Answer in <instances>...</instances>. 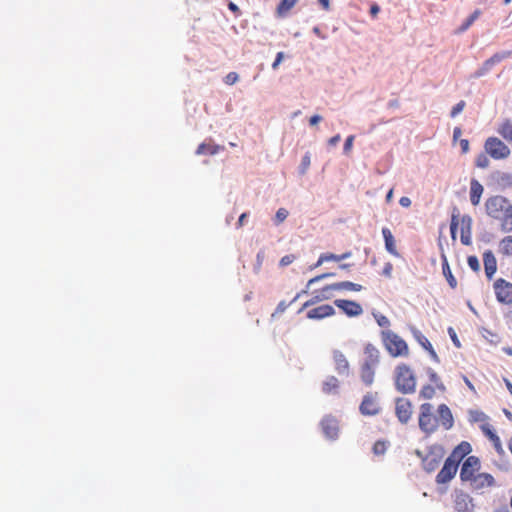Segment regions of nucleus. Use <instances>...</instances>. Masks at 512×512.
<instances>
[{
  "instance_id": "10",
  "label": "nucleus",
  "mask_w": 512,
  "mask_h": 512,
  "mask_svg": "<svg viewBox=\"0 0 512 512\" xmlns=\"http://www.w3.org/2000/svg\"><path fill=\"white\" fill-rule=\"evenodd\" d=\"M413 414V404L408 398L398 397L395 400V415L402 424H407Z\"/></svg>"
},
{
  "instance_id": "44",
  "label": "nucleus",
  "mask_w": 512,
  "mask_h": 512,
  "mask_svg": "<svg viewBox=\"0 0 512 512\" xmlns=\"http://www.w3.org/2000/svg\"><path fill=\"white\" fill-rule=\"evenodd\" d=\"M322 301V299H320V295L319 293L317 292L316 295H314L312 298H310L309 300H307L303 305L302 307L299 309L298 313H301L304 309H307L309 308L310 306H313L314 304L318 303Z\"/></svg>"
},
{
  "instance_id": "49",
  "label": "nucleus",
  "mask_w": 512,
  "mask_h": 512,
  "mask_svg": "<svg viewBox=\"0 0 512 512\" xmlns=\"http://www.w3.org/2000/svg\"><path fill=\"white\" fill-rule=\"evenodd\" d=\"M239 79V76L236 72H230L225 76L224 82L227 85H233L235 84Z\"/></svg>"
},
{
  "instance_id": "51",
  "label": "nucleus",
  "mask_w": 512,
  "mask_h": 512,
  "mask_svg": "<svg viewBox=\"0 0 512 512\" xmlns=\"http://www.w3.org/2000/svg\"><path fill=\"white\" fill-rule=\"evenodd\" d=\"M392 272H393V264L391 262L385 263L381 274L386 278H391Z\"/></svg>"
},
{
  "instance_id": "1",
  "label": "nucleus",
  "mask_w": 512,
  "mask_h": 512,
  "mask_svg": "<svg viewBox=\"0 0 512 512\" xmlns=\"http://www.w3.org/2000/svg\"><path fill=\"white\" fill-rule=\"evenodd\" d=\"M454 425V418L446 404H440L436 413L431 403L425 402L419 406L418 426L427 436L435 433L440 427L450 430Z\"/></svg>"
},
{
  "instance_id": "22",
  "label": "nucleus",
  "mask_w": 512,
  "mask_h": 512,
  "mask_svg": "<svg viewBox=\"0 0 512 512\" xmlns=\"http://www.w3.org/2000/svg\"><path fill=\"white\" fill-rule=\"evenodd\" d=\"M382 235H383V238H384L386 250L391 255H393L395 257H398L399 256V252L397 251L396 242H395V239H394V236H393L391 230L389 228H386V227L382 228Z\"/></svg>"
},
{
  "instance_id": "8",
  "label": "nucleus",
  "mask_w": 512,
  "mask_h": 512,
  "mask_svg": "<svg viewBox=\"0 0 512 512\" xmlns=\"http://www.w3.org/2000/svg\"><path fill=\"white\" fill-rule=\"evenodd\" d=\"M359 411L364 416H375L381 411L379 396L377 392H368L363 396Z\"/></svg>"
},
{
  "instance_id": "62",
  "label": "nucleus",
  "mask_w": 512,
  "mask_h": 512,
  "mask_svg": "<svg viewBox=\"0 0 512 512\" xmlns=\"http://www.w3.org/2000/svg\"><path fill=\"white\" fill-rule=\"evenodd\" d=\"M379 11H380V7L377 4H373L370 7V14L372 17H376L377 14L379 13Z\"/></svg>"
},
{
  "instance_id": "56",
  "label": "nucleus",
  "mask_w": 512,
  "mask_h": 512,
  "mask_svg": "<svg viewBox=\"0 0 512 512\" xmlns=\"http://www.w3.org/2000/svg\"><path fill=\"white\" fill-rule=\"evenodd\" d=\"M283 58H284V53L283 52H278L274 62L272 63V68L274 70L278 68V66L282 62Z\"/></svg>"
},
{
  "instance_id": "52",
  "label": "nucleus",
  "mask_w": 512,
  "mask_h": 512,
  "mask_svg": "<svg viewBox=\"0 0 512 512\" xmlns=\"http://www.w3.org/2000/svg\"><path fill=\"white\" fill-rule=\"evenodd\" d=\"M495 450L499 453V454H503L504 453V450H503V447H502V444H501V440L500 438L498 437V435H496L492 440H491Z\"/></svg>"
},
{
  "instance_id": "37",
  "label": "nucleus",
  "mask_w": 512,
  "mask_h": 512,
  "mask_svg": "<svg viewBox=\"0 0 512 512\" xmlns=\"http://www.w3.org/2000/svg\"><path fill=\"white\" fill-rule=\"evenodd\" d=\"M497 183L502 189L512 187V175L509 173H500L497 176Z\"/></svg>"
},
{
  "instance_id": "63",
  "label": "nucleus",
  "mask_w": 512,
  "mask_h": 512,
  "mask_svg": "<svg viewBox=\"0 0 512 512\" xmlns=\"http://www.w3.org/2000/svg\"><path fill=\"white\" fill-rule=\"evenodd\" d=\"M247 213H242L237 222V228H241L244 225L245 219L247 218Z\"/></svg>"
},
{
  "instance_id": "60",
  "label": "nucleus",
  "mask_w": 512,
  "mask_h": 512,
  "mask_svg": "<svg viewBox=\"0 0 512 512\" xmlns=\"http://www.w3.org/2000/svg\"><path fill=\"white\" fill-rule=\"evenodd\" d=\"M460 146L463 153H467L469 151V141L467 139H462L460 141Z\"/></svg>"
},
{
  "instance_id": "54",
  "label": "nucleus",
  "mask_w": 512,
  "mask_h": 512,
  "mask_svg": "<svg viewBox=\"0 0 512 512\" xmlns=\"http://www.w3.org/2000/svg\"><path fill=\"white\" fill-rule=\"evenodd\" d=\"M331 276H334L333 273H324V274H321V275H318V276H315L314 278H311L308 283H307V287H309L310 285L324 279V278H328V277H331Z\"/></svg>"
},
{
  "instance_id": "38",
  "label": "nucleus",
  "mask_w": 512,
  "mask_h": 512,
  "mask_svg": "<svg viewBox=\"0 0 512 512\" xmlns=\"http://www.w3.org/2000/svg\"><path fill=\"white\" fill-rule=\"evenodd\" d=\"M328 261H337L339 262V255L333 254V253H323L319 256L318 261L315 264V267H318L322 265L325 262Z\"/></svg>"
},
{
  "instance_id": "21",
  "label": "nucleus",
  "mask_w": 512,
  "mask_h": 512,
  "mask_svg": "<svg viewBox=\"0 0 512 512\" xmlns=\"http://www.w3.org/2000/svg\"><path fill=\"white\" fill-rule=\"evenodd\" d=\"M484 192L483 185L476 179H471L470 181V202L473 206H478L481 200V197Z\"/></svg>"
},
{
  "instance_id": "47",
  "label": "nucleus",
  "mask_w": 512,
  "mask_h": 512,
  "mask_svg": "<svg viewBox=\"0 0 512 512\" xmlns=\"http://www.w3.org/2000/svg\"><path fill=\"white\" fill-rule=\"evenodd\" d=\"M481 430L490 441L497 435L489 424L481 425Z\"/></svg>"
},
{
  "instance_id": "15",
  "label": "nucleus",
  "mask_w": 512,
  "mask_h": 512,
  "mask_svg": "<svg viewBox=\"0 0 512 512\" xmlns=\"http://www.w3.org/2000/svg\"><path fill=\"white\" fill-rule=\"evenodd\" d=\"M334 304L348 317H358L363 313L362 306L353 300L337 299Z\"/></svg>"
},
{
  "instance_id": "29",
  "label": "nucleus",
  "mask_w": 512,
  "mask_h": 512,
  "mask_svg": "<svg viewBox=\"0 0 512 512\" xmlns=\"http://www.w3.org/2000/svg\"><path fill=\"white\" fill-rule=\"evenodd\" d=\"M497 132L508 142H512V122L509 119H506L503 121L498 129Z\"/></svg>"
},
{
  "instance_id": "36",
  "label": "nucleus",
  "mask_w": 512,
  "mask_h": 512,
  "mask_svg": "<svg viewBox=\"0 0 512 512\" xmlns=\"http://www.w3.org/2000/svg\"><path fill=\"white\" fill-rule=\"evenodd\" d=\"M300 295L301 294L298 293L290 302L280 301L278 303L275 311L272 313L271 317L275 318V317L281 315L282 313H284L286 311V309L300 297Z\"/></svg>"
},
{
  "instance_id": "28",
  "label": "nucleus",
  "mask_w": 512,
  "mask_h": 512,
  "mask_svg": "<svg viewBox=\"0 0 512 512\" xmlns=\"http://www.w3.org/2000/svg\"><path fill=\"white\" fill-rule=\"evenodd\" d=\"M442 271H443V275L446 278L449 286L452 289H455L457 287V280L453 276L452 271H451L450 266H449V263H448L447 258L445 256L442 257Z\"/></svg>"
},
{
  "instance_id": "57",
  "label": "nucleus",
  "mask_w": 512,
  "mask_h": 512,
  "mask_svg": "<svg viewBox=\"0 0 512 512\" xmlns=\"http://www.w3.org/2000/svg\"><path fill=\"white\" fill-rule=\"evenodd\" d=\"M399 204L402 206V207H405V208H408L411 206V200L409 197H406V196H403L400 198L399 200Z\"/></svg>"
},
{
  "instance_id": "53",
  "label": "nucleus",
  "mask_w": 512,
  "mask_h": 512,
  "mask_svg": "<svg viewBox=\"0 0 512 512\" xmlns=\"http://www.w3.org/2000/svg\"><path fill=\"white\" fill-rule=\"evenodd\" d=\"M354 135H350L346 138L345 140V143H344V153L345 154H348L352 147H353V141H354Z\"/></svg>"
},
{
  "instance_id": "48",
  "label": "nucleus",
  "mask_w": 512,
  "mask_h": 512,
  "mask_svg": "<svg viewBox=\"0 0 512 512\" xmlns=\"http://www.w3.org/2000/svg\"><path fill=\"white\" fill-rule=\"evenodd\" d=\"M296 257L293 254L285 255L280 259V266L286 267L295 261Z\"/></svg>"
},
{
  "instance_id": "7",
  "label": "nucleus",
  "mask_w": 512,
  "mask_h": 512,
  "mask_svg": "<svg viewBox=\"0 0 512 512\" xmlns=\"http://www.w3.org/2000/svg\"><path fill=\"white\" fill-rule=\"evenodd\" d=\"M485 151L493 159H505L510 155L509 147L497 137H489L485 141Z\"/></svg>"
},
{
  "instance_id": "4",
  "label": "nucleus",
  "mask_w": 512,
  "mask_h": 512,
  "mask_svg": "<svg viewBox=\"0 0 512 512\" xmlns=\"http://www.w3.org/2000/svg\"><path fill=\"white\" fill-rule=\"evenodd\" d=\"M394 384L397 391L403 394H412L415 392L417 380L409 365L401 363L395 367Z\"/></svg>"
},
{
  "instance_id": "26",
  "label": "nucleus",
  "mask_w": 512,
  "mask_h": 512,
  "mask_svg": "<svg viewBox=\"0 0 512 512\" xmlns=\"http://www.w3.org/2000/svg\"><path fill=\"white\" fill-rule=\"evenodd\" d=\"M223 149H224V147L214 144L212 142H204L198 146V148L196 150V154L197 155H215Z\"/></svg>"
},
{
  "instance_id": "19",
  "label": "nucleus",
  "mask_w": 512,
  "mask_h": 512,
  "mask_svg": "<svg viewBox=\"0 0 512 512\" xmlns=\"http://www.w3.org/2000/svg\"><path fill=\"white\" fill-rule=\"evenodd\" d=\"M378 365H371L363 362L360 367V378L366 386H371L374 382L375 371Z\"/></svg>"
},
{
  "instance_id": "42",
  "label": "nucleus",
  "mask_w": 512,
  "mask_h": 512,
  "mask_svg": "<svg viewBox=\"0 0 512 512\" xmlns=\"http://www.w3.org/2000/svg\"><path fill=\"white\" fill-rule=\"evenodd\" d=\"M490 164L489 158L486 154L481 153L476 157L475 165L479 168H487Z\"/></svg>"
},
{
  "instance_id": "12",
  "label": "nucleus",
  "mask_w": 512,
  "mask_h": 512,
  "mask_svg": "<svg viewBox=\"0 0 512 512\" xmlns=\"http://www.w3.org/2000/svg\"><path fill=\"white\" fill-rule=\"evenodd\" d=\"M454 509L457 512H472L474 503L472 497L461 490H455L453 494Z\"/></svg>"
},
{
  "instance_id": "39",
  "label": "nucleus",
  "mask_w": 512,
  "mask_h": 512,
  "mask_svg": "<svg viewBox=\"0 0 512 512\" xmlns=\"http://www.w3.org/2000/svg\"><path fill=\"white\" fill-rule=\"evenodd\" d=\"M481 11L475 10L467 19L466 21L461 25L460 31L464 32L466 31L473 23L474 21L480 16Z\"/></svg>"
},
{
  "instance_id": "41",
  "label": "nucleus",
  "mask_w": 512,
  "mask_h": 512,
  "mask_svg": "<svg viewBox=\"0 0 512 512\" xmlns=\"http://www.w3.org/2000/svg\"><path fill=\"white\" fill-rule=\"evenodd\" d=\"M289 215V212L287 209L285 208H279L275 214V218H274V222L276 225H279L281 224L282 222H284L286 220V218L288 217Z\"/></svg>"
},
{
  "instance_id": "2",
  "label": "nucleus",
  "mask_w": 512,
  "mask_h": 512,
  "mask_svg": "<svg viewBox=\"0 0 512 512\" xmlns=\"http://www.w3.org/2000/svg\"><path fill=\"white\" fill-rule=\"evenodd\" d=\"M481 462L476 456H468L460 470V479L469 484L472 490H481L492 487L495 484L494 477L485 472H480Z\"/></svg>"
},
{
  "instance_id": "30",
  "label": "nucleus",
  "mask_w": 512,
  "mask_h": 512,
  "mask_svg": "<svg viewBox=\"0 0 512 512\" xmlns=\"http://www.w3.org/2000/svg\"><path fill=\"white\" fill-rule=\"evenodd\" d=\"M499 220L503 232H512V204Z\"/></svg>"
},
{
  "instance_id": "34",
  "label": "nucleus",
  "mask_w": 512,
  "mask_h": 512,
  "mask_svg": "<svg viewBox=\"0 0 512 512\" xmlns=\"http://www.w3.org/2000/svg\"><path fill=\"white\" fill-rule=\"evenodd\" d=\"M427 374L432 385L436 386V388L439 391L444 392L446 390L444 383L442 382L440 376L436 373V371L429 368Z\"/></svg>"
},
{
  "instance_id": "40",
  "label": "nucleus",
  "mask_w": 512,
  "mask_h": 512,
  "mask_svg": "<svg viewBox=\"0 0 512 512\" xmlns=\"http://www.w3.org/2000/svg\"><path fill=\"white\" fill-rule=\"evenodd\" d=\"M335 291V288L332 287V284L324 286L320 291H318L320 295V299L323 300H329L333 297V292Z\"/></svg>"
},
{
  "instance_id": "43",
  "label": "nucleus",
  "mask_w": 512,
  "mask_h": 512,
  "mask_svg": "<svg viewBox=\"0 0 512 512\" xmlns=\"http://www.w3.org/2000/svg\"><path fill=\"white\" fill-rule=\"evenodd\" d=\"M387 445L384 441H376L373 445V453L375 455H383L386 452Z\"/></svg>"
},
{
  "instance_id": "23",
  "label": "nucleus",
  "mask_w": 512,
  "mask_h": 512,
  "mask_svg": "<svg viewBox=\"0 0 512 512\" xmlns=\"http://www.w3.org/2000/svg\"><path fill=\"white\" fill-rule=\"evenodd\" d=\"M413 336L417 340V342L426 350L429 352V354L434 358L437 359V353L435 352L432 344L430 341L416 328L411 329Z\"/></svg>"
},
{
  "instance_id": "58",
  "label": "nucleus",
  "mask_w": 512,
  "mask_h": 512,
  "mask_svg": "<svg viewBox=\"0 0 512 512\" xmlns=\"http://www.w3.org/2000/svg\"><path fill=\"white\" fill-rule=\"evenodd\" d=\"M228 8H229V10H230V11H232L236 16L240 15V9H239V7H238L235 3H233V2H231V1H230V2L228 3Z\"/></svg>"
},
{
  "instance_id": "13",
  "label": "nucleus",
  "mask_w": 512,
  "mask_h": 512,
  "mask_svg": "<svg viewBox=\"0 0 512 512\" xmlns=\"http://www.w3.org/2000/svg\"><path fill=\"white\" fill-rule=\"evenodd\" d=\"M459 463H457L454 459H451L448 457L442 469L439 471V473L436 476V482L438 484H445L449 482L456 474L458 470Z\"/></svg>"
},
{
  "instance_id": "20",
  "label": "nucleus",
  "mask_w": 512,
  "mask_h": 512,
  "mask_svg": "<svg viewBox=\"0 0 512 512\" xmlns=\"http://www.w3.org/2000/svg\"><path fill=\"white\" fill-rule=\"evenodd\" d=\"M483 263L486 276L491 279L497 270V261L492 251L487 250L483 253Z\"/></svg>"
},
{
  "instance_id": "18",
  "label": "nucleus",
  "mask_w": 512,
  "mask_h": 512,
  "mask_svg": "<svg viewBox=\"0 0 512 512\" xmlns=\"http://www.w3.org/2000/svg\"><path fill=\"white\" fill-rule=\"evenodd\" d=\"M322 430L326 437L335 439L338 436V421L333 417H325L321 422Z\"/></svg>"
},
{
  "instance_id": "50",
  "label": "nucleus",
  "mask_w": 512,
  "mask_h": 512,
  "mask_svg": "<svg viewBox=\"0 0 512 512\" xmlns=\"http://www.w3.org/2000/svg\"><path fill=\"white\" fill-rule=\"evenodd\" d=\"M465 101L461 100L458 102L451 110V117H456L459 113H461L465 107Z\"/></svg>"
},
{
  "instance_id": "45",
  "label": "nucleus",
  "mask_w": 512,
  "mask_h": 512,
  "mask_svg": "<svg viewBox=\"0 0 512 512\" xmlns=\"http://www.w3.org/2000/svg\"><path fill=\"white\" fill-rule=\"evenodd\" d=\"M467 263H468L469 267L473 271L479 272V270H480V263H479V260H478V258L476 256H474V255L468 256Z\"/></svg>"
},
{
  "instance_id": "32",
  "label": "nucleus",
  "mask_w": 512,
  "mask_h": 512,
  "mask_svg": "<svg viewBox=\"0 0 512 512\" xmlns=\"http://www.w3.org/2000/svg\"><path fill=\"white\" fill-rule=\"evenodd\" d=\"M436 386L432 384L423 385L419 391V398L424 400H431L436 395Z\"/></svg>"
},
{
  "instance_id": "33",
  "label": "nucleus",
  "mask_w": 512,
  "mask_h": 512,
  "mask_svg": "<svg viewBox=\"0 0 512 512\" xmlns=\"http://www.w3.org/2000/svg\"><path fill=\"white\" fill-rule=\"evenodd\" d=\"M499 252L505 256H512V236H506L500 241Z\"/></svg>"
},
{
  "instance_id": "35",
  "label": "nucleus",
  "mask_w": 512,
  "mask_h": 512,
  "mask_svg": "<svg viewBox=\"0 0 512 512\" xmlns=\"http://www.w3.org/2000/svg\"><path fill=\"white\" fill-rule=\"evenodd\" d=\"M297 3V0H281L277 6V14L285 16Z\"/></svg>"
},
{
  "instance_id": "64",
  "label": "nucleus",
  "mask_w": 512,
  "mask_h": 512,
  "mask_svg": "<svg viewBox=\"0 0 512 512\" xmlns=\"http://www.w3.org/2000/svg\"><path fill=\"white\" fill-rule=\"evenodd\" d=\"M340 139H341L340 135L337 134V135L331 137L328 140V143H329V145L334 146V145H336L340 141Z\"/></svg>"
},
{
  "instance_id": "3",
  "label": "nucleus",
  "mask_w": 512,
  "mask_h": 512,
  "mask_svg": "<svg viewBox=\"0 0 512 512\" xmlns=\"http://www.w3.org/2000/svg\"><path fill=\"white\" fill-rule=\"evenodd\" d=\"M384 348L393 357H408L410 354L407 342L392 330H383L380 333Z\"/></svg>"
},
{
  "instance_id": "9",
  "label": "nucleus",
  "mask_w": 512,
  "mask_h": 512,
  "mask_svg": "<svg viewBox=\"0 0 512 512\" xmlns=\"http://www.w3.org/2000/svg\"><path fill=\"white\" fill-rule=\"evenodd\" d=\"M416 454L422 458L423 468L427 472H433L436 470L444 455L443 450L440 447L431 448L425 456H422V453L419 450H416Z\"/></svg>"
},
{
  "instance_id": "46",
  "label": "nucleus",
  "mask_w": 512,
  "mask_h": 512,
  "mask_svg": "<svg viewBox=\"0 0 512 512\" xmlns=\"http://www.w3.org/2000/svg\"><path fill=\"white\" fill-rule=\"evenodd\" d=\"M310 163H311L310 155H309V153H306L303 156L301 165H300V173L301 174H305L307 172L308 168L310 167Z\"/></svg>"
},
{
  "instance_id": "17",
  "label": "nucleus",
  "mask_w": 512,
  "mask_h": 512,
  "mask_svg": "<svg viewBox=\"0 0 512 512\" xmlns=\"http://www.w3.org/2000/svg\"><path fill=\"white\" fill-rule=\"evenodd\" d=\"M335 314V309L330 304H322L307 311L306 317L311 320H322Z\"/></svg>"
},
{
  "instance_id": "55",
  "label": "nucleus",
  "mask_w": 512,
  "mask_h": 512,
  "mask_svg": "<svg viewBox=\"0 0 512 512\" xmlns=\"http://www.w3.org/2000/svg\"><path fill=\"white\" fill-rule=\"evenodd\" d=\"M448 333H449V335H450V337H451V340H452V341H453V343L455 344V346H456V347H460V342H459V339H458L457 334H456V332L454 331V329L450 327V328L448 329Z\"/></svg>"
},
{
  "instance_id": "25",
  "label": "nucleus",
  "mask_w": 512,
  "mask_h": 512,
  "mask_svg": "<svg viewBox=\"0 0 512 512\" xmlns=\"http://www.w3.org/2000/svg\"><path fill=\"white\" fill-rule=\"evenodd\" d=\"M471 452V445L463 441L461 442L451 453L449 456L451 459H454L457 463L467 456Z\"/></svg>"
},
{
  "instance_id": "16",
  "label": "nucleus",
  "mask_w": 512,
  "mask_h": 512,
  "mask_svg": "<svg viewBox=\"0 0 512 512\" xmlns=\"http://www.w3.org/2000/svg\"><path fill=\"white\" fill-rule=\"evenodd\" d=\"M332 359L335 371L341 376H348L350 373V364L344 353L340 350H333Z\"/></svg>"
},
{
  "instance_id": "27",
  "label": "nucleus",
  "mask_w": 512,
  "mask_h": 512,
  "mask_svg": "<svg viewBox=\"0 0 512 512\" xmlns=\"http://www.w3.org/2000/svg\"><path fill=\"white\" fill-rule=\"evenodd\" d=\"M332 287L335 288V291H355L359 292L363 289V286L357 283H353L351 281H342L333 283Z\"/></svg>"
},
{
  "instance_id": "24",
  "label": "nucleus",
  "mask_w": 512,
  "mask_h": 512,
  "mask_svg": "<svg viewBox=\"0 0 512 512\" xmlns=\"http://www.w3.org/2000/svg\"><path fill=\"white\" fill-rule=\"evenodd\" d=\"M365 360L364 362L370 363L371 365H378L380 362V351L376 346L371 343L365 345L364 348Z\"/></svg>"
},
{
  "instance_id": "59",
  "label": "nucleus",
  "mask_w": 512,
  "mask_h": 512,
  "mask_svg": "<svg viewBox=\"0 0 512 512\" xmlns=\"http://www.w3.org/2000/svg\"><path fill=\"white\" fill-rule=\"evenodd\" d=\"M322 120V117L320 115H313L309 119V124L311 126L317 125Z\"/></svg>"
},
{
  "instance_id": "11",
  "label": "nucleus",
  "mask_w": 512,
  "mask_h": 512,
  "mask_svg": "<svg viewBox=\"0 0 512 512\" xmlns=\"http://www.w3.org/2000/svg\"><path fill=\"white\" fill-rule=\"evenodd\" d=\"M494 291L498 302L503 304L512 303V283L499 278L494 282Z\"/></svg>"
},
{
  "instance_id": "14",
  "label": "nucleus",
  "mask_w": 512,
  "mask_h": 512,
  "mask_svg": "<svg viewBox=\"0 0 512 512\" xmlns=\"http://www.w3.org/2000/svg\"><path fill=\"white\" fill-rule=\"evenodd\" d=\"M512 55L511 51L497 52L487 59L482 66L475 72V77L479 78L486 75L494 65L499 64L501 61L509 58Z\"/></svg>"
},
{
  "instance_id": "6",
  "label": "nucleus",
  "mask_w": 512,
  "mask_h": 512,
  "mask_svg": "<svg viewBox=\"0 0 512 512\" xmlns=\"http://www.w3.org/2000/svg\"><path fill=\"white\" fill-rule=\"evenodd\" d=\"M510 206L509 200L500 195L491 196L485 201L487 215L496 220H499Z\"/></svg>"
},
{
  "instance_id": "31",
  "label": "nucleus",
  "mask_w": 512,
  "mask_h": 512,
  "mask_svg": "<svg viewBox=\"0 0 512 512\" xmlns=\"http://www.w3.org/2000/svg\"><path fill=\"white\" fill-rule=\"evenodd\" d=\"M339 388V380L335 376H329L323 383L322 390L326 394H331Z\"/></svg>"
},
{
  "instance_id": "61",
  "label": "nucleus",
  "mask_w": 512,
  "mask_h": 512,
  "mask_svg": "<svg viewBox=\"0 0 512 512\" xmlns=\"http://www.w3.org/2000/svg\"><path fill=\"white\" fill-rule=\"evenodd\" d=\"M378 324L380 326H389L390 325V321L389 319L386 317V316H381L378 320H377Z\"/></svg>"
},
{
  "instance_id": "5",
  "label": "nucleus",
  "mask_w": 512,
  "mask_h": 512,
  "mask_svg": "<svg viewBox=\"0 0 512 512\" xmlns=\"http://www.w3.org/2000/svg\"><path fill=\"white\" fill-rule=\"evenodd\" d=\"M460 226V239L463 245L471 244L472 236V218L469 215L459 216L458 213L453 212L451 216L450 231L452 239L456 238V230Z\"/></svg>"
}]
</instances>
